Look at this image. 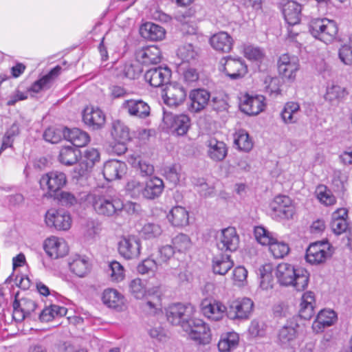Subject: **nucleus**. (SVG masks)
<instances>
[{
  "label": "nucleus",
  "instance_id": "obj_1",
  "mask_svg": "<svg viewBox=\"0 0 352 352\" xmlns=\"http://www.w3.org/2000/svg\"><path fill=\"white\" fill-rule=\"evenodd\" d=\"M276 276L278 283L284 286H292L297 291L304 290L308 285L309 274L302 268L296 269L292 264L282 263L277 265Z\"/></svg>",
  "mask_w": 352,
  "mask_h": 352
},
{
  "label": "nucleus",
  "instance_id": "obj_2",
  "mask_svg": "<svg viewBox=\"0 0 352 352\" xmlns=\"http://www.w3.org/2000/svg\"><path fill=\"white\" fill-rule=\"evenodd\" d=\"M90 198L92 207L98 215L116 218L123 211L124 202L118 197L94 195Z\"/></svg>",
  "mask_w": 352,
  "mask_h": 352
},
{
  "label": "nucleus",
  "instance_id": "obj_3",
  "mask_svg": "<svg viewBox=\"0 0 352 352\" xmlns=\"http://www.w3.org/2000/svg\"><path fill=\"white\" fill-rule=\"evenodd\" d=\"M309 32L315 38L329 44L336 39L338 26L333 20L327 18H317L309 22Z\"/></svg>",
  "mask_w": 352,
  "mask_h": 352
},
{
  "label": "nucleus",
  "instance_id": "obj_4",
  "mask_svg": "<svg viewBox=\"0 0 352 352\" xmlns=\"http://www.w3.org/2000/svg\"><path fill=\"white\" fill-rule=\"evenodd\" d=\"M67 177L65 173L52 171L43 175L39 184L42 190H45V197L53 198L65 186Z\"/></svg>",
  "mask_w": 352,
  "mask_h": 352
},
{
  "label": "nucleus",
  "instance_id": "obj_5",
  "mask_svg": "<svg viewBox=\"0 0 352 352\" xmlns=\"http://www.w3.org/2000/svg\"><path fill=\"white\" fill-rule=\"evenodd\" d=\"M163 123L164 126L170 132L182 136L188 131L191 125V120L186 114H174L172 112L164 110Z\"/></svg>",
  "mask_w": 352,
  "mask_h": 352
},
{
  "label": "nucleus",
  "instance_id": "obj_6",
  "mask_svg": "<svg viewBox=\"0 0 352 352\" xmlns=\"http://www.w3.org/2000/svg\"><path fill=\"white\" fill-rule=\"evenodd\" d=\"M195 311V307L190 303H176L168 307L166 317L172 324L179 325L184 329V325L188 323Z\"/></svg>",
  "mask_w": 352,
  "mask_h": 352
},
{
  "label": "nucleus",
  "instance_id": "obj_7",
  "mask_svg": "<svg viewBox=\"0 0 352 352\" xmlns=\"http://www.w3.org/2000/svg\"><path fill=\"white\" fill-rule=\"evenodd\" d=\"M184 331H186L190 339L198 342L199 344H208L211 340L210 329L202 320L190 318L188 323L184 325Z\"/></svg>",
  "mask_w": 352,
  "mask_h": 352
},
{
  "label": "nucleus",
  "instance_id": "obj_8",
  "mask_svg": "<svg viewBox=\"0 0 352 352\" xmlns=\"http://www.w3.org/2000/svg\"><path fill=\"white\" fill-rule=\"evenodd\" d=\"M332 251L327 241H317L311 243L306 251V260L314 265L323 263L331 257Z\"/></svg>",
  "mask_w": 352,
  "mask_h": 352
},
{
  "label": "nucleus",
  "instance_id": "obj_9",
  "mask_svg": "<svg viewBox=\"0 0 352 352\" xmlns=\"http://www.w3.org/2000/svg\"><path fill=\"white\" fill-rule=\"evenodd\" d=\"M223 71L231 80L242 78L248 73V66L242 58H232L230 56L221 60Z\"/></svg>",
  "mask_w": 352,
  "mask_h": 352
},
{
  "label": "nucleus",
  "instance_id": "obj_10",
  "mask_svg": "<svg viewBox=\"0 0 352 352\" xmlns=\"http://www.w3.org/2000/svg\"><path fill=\"white\" fill-rule=\"evenodd\" d=\"M118 252L126 260H132L139 257L141 251L140 240L134 235L123 236L118 242Z\"/></svg>",
  "mask_w": 352,
  "mask_h": 352
},
{
  "label": "nucleus",
  "instance_id": "obj_11",
  "mask_svg": "<svg viewBox=\"0 0 352 352\" xmlns=\"http://www.w3.org/2000/svg\"><path fill=\"white\" fill-rule=\"evenodd\" d=\"M299 61L296 56L283 54L277 62L278 74L283 78L294 80L299 69Z\"/></svg>",
  "mask_w": 352,
  "mask_h": 352
},
{
  "label": "nucleus",
  "instance_id": "obj_12",
  "mask_svg": "<svg viewBox=\"0 0 352 352\" xmlns=\"http://www.w3.org/2000/svg\"><path fill=\"white\" fill-rule=\"evenodd\" d=\"M254 303L248 298L232 301L227 308V316L231 320H246L249 318Z\"/></svg>",
  "mask_w": 352,
  "mask_h": 352
},
{
  "label": "nucleus",
  "instance_id": "obj_13",
  "mask_svg": "<svg viewBox=\"0 0 352 352\" xmlns=\"http://www.w3.org/2000/svg\"><path fill=\"white\" fill-rule=\"evenodd\" d=\"M270 206L274 216L280 219H292L296 213L295 206L288 196H276Z\"/></svg>",
  "mask_w": 352,
  "mask_h": 352
},
{
  "label": "nucleus",
  "instance_id": "obj_14",
  "mask_svg": "<svg viewBox=\"0 0 352 352\" xmlns=\"http://www.w3.org/2000/svg\"><path fill=\"white\" fill-rule=\"evenodd\" d=\"M45 223L58 230H67L72 225L70 214L64 210H49L45 214Z\"/></svg>",
  "mask_w": 352,
  "mask_h": 352
},
{
  "label": "nucleus",
  "instance_id": "obj_15",
  "mask_svg": "<svg viewBox=\"0 0 352 352\" xmlns=\"http://www.w3.org/2000/svg\"><path fill=\"white\" fill-rule=\"evenodd\" d=\"M239 245V236L233 227L223 229L217 236V248L225 252H234Z\"/></svg>",
  "mask_w": 352,
  "mask_h": 352
},
{
  "label": "nucleus",
  "instance_id": "obj_16",
  "mask_svg": "<svg viewBox=\"0 0 352 352\" xmlns=\"http://www.w3.org/2000/svg\"><path fill=\"white\" fill-rule=\"evenodd\" d=\"M172 72L168 67H157L147 70L144 78L151 86L160 87L167 85L170 80Z\"/></svg>",
  "mask_w": 352,
  "mask_h": 352
},
{
  "label": "nucleus",
  "instance_id": "obj_17",
  "mask_svg": "<svg viewBox=\"0 0 352 352\" xmlns=\"http://www.w3.org/2000/svg\"><path fill=\"white\" fill-rule=\"evenodd\" d=\"M207 156L213 162H222L227 156L228 147L223 142L210 137L205 143Z\"/></svg>",
  "mask_w": 352,
  "mask_h": 352
},
{
  "label": "nucleus",
  "instance_id": "obj_18",
  "mask_svg": "<svg viewBox=\"0 0 352 352\" xmlns=\"http://www.w3.org/2000/svg\"><path fill=\"white\" fill-rule=\"evenodd\" d=\"M162 95L164 102L169 107H177L186 100L187 92L186 89L179 84L169 85L164 90Z\"/></svg>",
  "mask_w": 352,
  "mask_h": 352
},
{
  "label": "nucleus",
  "instance_id": "obj_19",
  "mask_svg": "<svg viewBox=\"0 0 352 352\" xmlns=\"http://www.w3.org/2000/svg\"><path fill=\"white\" fill-rule=\"evenodd\" d=\"M17 295L12 303L13 318L15 320L21 321L26 317L31 315L36 309V302L29 298H22L20 300L16 298Z\"/></svg>",
  "mask_w": 352,
  "mask_h": 352
},
{
  "label": "nucleus",
  "instance_id": "obj_20",
  "mask_svg": "<svg viewBox=\"0 0 352 352\" xmlns=\"http://www.w3.org/2000/svg\"><path fill=\"white\" fill-rule=\"evenodd\" d=\"M136 60L142 65L157 64L161 61V50L156 45L144 47L135 52Z\"/></svg>",
  "mask_w": 352,
  "mask_h": 352
},
{
  "label": "nucleus",
  "instance_id": "obj_21",
  "mask_svg": "<svg viewBox=\"0 0 352 352\" xmlns=\"http://www.w3.org/2000/svg\"><path fill=\"white\" fill-rule=\"evenodd\" d=\"M123 110L126 111L131 116L146 118L150 115L151 108L149 105L142 100L130 99L124 100L122 104Z\"/></svg>",
  "mask_w": 352,
  "mask_h": 352
},
{
  "label": "nucleus",
  "instance_id": "obj_22",
  "mask_svg": "<svg viewBox=\"0 0 352 352\" xmlns=\"http://www.w3.org/2000/svg\"><path fill=\"white\" fill-rule=\"evenodd\" d=\"M44 249L47 254L54 259L63 257L68 252V247L65 241L56 236L49 237L45 241Z\"/></svg>",
  "mask_w": 352,
  "mask_h": 352
},
{
  "label": "nucleus",
  "instance_id": "obj_23",
  "mask_svg": "<svg viewBox=\"0 0 352 352\" xmlns=\"http://www.w3.org/2000/svg\"><path fill=\"white\" fill-rule=\"evenodd\" d=\"M84 123L94 130L101 129L105 123V115L99 109L87 107L82 113Z\"/></svg>",
  "mask_w": 352,
  "mask_h": 352
},
{
  "label": "nucleus",
  "instance_id": "obj_24",
  "mask_svg": "<svg viewBox=\"0 0 352 352\" xmlns=\"http://www.w3.org/2000/svg\"><path fill=\"white\" fill-rule=\"evenodd\" d=\"M126 165L124 162L111 160L104 163L102 174L107 181H113L121 179L126 173Z\"/></svg>",
  "mask_w": 352,
  "mask_h": 352
},
{
  "label": "nucleus",
  "instance_id": "obj_25",
  "mask_svg": "<svg viewBox=\"0 0 352 352\" xmlns=\"http://www.w3.org/2000/svg\"><path fill=\"white\" fill-rule=\"evenodd\" d=\"M111 134L120 146V152L124 153L126 151L125 144L131 140L129 127L120 120H115L112 122Z\"/></svg>",
  "mask_w": 352,
  "mask_h": 352
},
{
  "label": "nucleus",
  "instance_id": "obj_26",
  "mask_svg": "<svg viewBox=\"0 0 352 352\" xmlns=\"http://www.w3.org/2000/svg\"><path fill=\"white\" fill-rule=\"evenodd\" d=\"M301 11V5L295 1L287 0L283 3V14L289 25H295L300 22Z\"/></svg>",
  "mask_w": 352,
  "mask_h": 352
},
{
  "label": "nucleus",
  "instance_id": "obj_27",
  "mask_svg": "<svg viewBox=\"0 0 352 352\" xmlns=\"http://www.w3.org/2000/svg\"><path fill=\"white\" fill-rule=\"evenodd\" d=\"M203 314L208 319L218 321L221 320L227 312V308L220 302L214 300L212 302L204 300L201 303Z\"/></svg>",
  "mask_w": 352,
  "mask_h": 352
},
{
  "label": "nucleus",
  "instance_id": "obj_28",
  "mask_svg": "<svg viewBox=\"0 0 352 352\" xmlns=\"http://www.w3.org/2000/svg\"><path fill=\"white\" fill-rule=\"evenodd\" d=\"M263 96L250 97L247 96L241 102L240 109L249 116H256L263 111L265 107Z\"/></svg>",
  "mask_w": 352,
  "mask_h": 352
},
{
  "label": "nucleus",
  "instance_id": "obj_29",
  "mask_svg": "<svg viewBox=\"0 0 352 352\" xmlns=\"http://www.w3.org/2000/svg\"><path fill=\"white\" fill-rule=\"evenodd\" d=\"M336 319L337 315L334 311L331 309L321 310L313 322L312 328L316 333L322 332L325 327L333 324Z\"/></svg>",
  "mask_w": 352,
  "mask_h": 352
},
{
  "label": "nucleus",
  "instance_id": "obj_30",
  "mask_svg": "<svg viewBox=\"0 0 352 352\" xmlns=\"http://www.w3.org/2000/svg\"><path fill=\"white\" fill-rule=\"evenodd\" d=\"M210 95L205 89H195L190 93V110L193 112H199L203 110L208 103Z\"/></svg>",
  "mask_w": 352,
  "mask_h": 352
},
{
  "label": "nucleus",
  "instance_id": "obj_31",
  "mask_svg": "<svg viewBox=\"0 0 352 352\" xmlns=\"http://www.w3.org/2000/svg\"><path fill=\"white\" fill-rule=\"evenodd\" d=\"M140 33L145 39L157 41H161L165 37L166 31L159 25L147 22L141 25Z\"/></svg>",
  "mask_w": 352,
  "mask_h": 352
},
{
  "label": "nucleus",
  "instance_id": "obj_32",
  "mask_svg": "<svg viewBox=\"0 0 352 352\" xmlns=\"http://www.w3.org/2000/svg\"><path fill=\"white\" fill-rule=\"evenodd\" d=\"M64 138L77 148L86 146L90 141L89 134L78 128L70 129L65 127Z\"/></svg>",
  "mask_w": 352,
  "mask_h": 352
},
{
  "label": "nucleus",
  "instance_id": "obj_33",
  "mask_svg": "<svg viewBox=\"0 0 352 352\" xmlns=\"http://www.w3.org/2000/svg\"><path fill=\"white\" fill-rule=\"evenodd\" d=\"M210 43L215 50L228 53L232 48L233 39L227 32H220L210 38Z\"/></svg>",
  "mask_w": 352,
  "mask_h": 352
},
{
  "label": "nucleus",
  "instance_id": "obj_34",
  "mask_svg": "<svg viewBox=\"0 0 352 352\" xmlns=\"http://www.w3.org/2000/svg\"><path fill=\"white\" fill-rule=\"evenodd\" d=\"M314 294L310 291L304 293L300 305V317L305 320H310L314 316Z\"/></svg>",
  "mask_w": 352,
  "mask_h": 352
},
{
  "label": "nucleus",
  "instance_id": "obj_35",
  "mask_svg": "<svg viewBox=\"0 0 352 352\" xmlns=\"http://www.w3.org/2000/svg\"><path fill=\"white\" fill-rule=\"evenodd\" d=\"M80 157L81 152L78 148L72 146H67L60 148L58 161L63 165L70 166L75 164Z\"/></svg>",
  "mask_w": 352,
  "mask_h": 352
},
{
  "label": "nucleus",
  "instance_id": "obj_36",
  "mask_svg": "<svg viewBox=\"0 0 352 352\" xmlns=\"http://www.w3.org/2000/svg\"><path fill=\"white\" fill-rule=\"evenodd\" d=\"M164 188L162 179L153 177L144 184V199H154L160 196Z\"/></svg>",
  "mask_w": 352,
  "mask_h": 352
},
{
  "label": "nucleus",
  "instance_id": "obj_37",
  "mask_svg": "<svg viewBox=\"0 0 352 352\" xmlns=\"http://www.w3.org/2000/svg\"><path fill=\"white\" fill-rule=\"evenodd\" d=\"M233 265L234 263L228 254L217 256L212 258V268L215 274L225 275Z\"/></svg>",
  "mask_w": 352,
  "mask_h": 352
},
{
  "label": "nucleus",
  "instance_id": "obj_38",
  "mask_svg": "<svg viewBox=\"0 0 352 352\" xmlns=\"http://www.w3.org/2000/svg\"><path fill=\"white\" fill-rule=\"evenodd\" d=\"M167 217L172 225L175 227H183L188 223V212L182 206L173 208Z\"/></svg>",
  "mask_w": 352,
  "mask_h": 352
},
{
  "label": "nucleus",
  "instance_id": "obj_39",
  "mask_svg": "<svg viewBox=\"0 0 352 352\" xmlns=\"http://www.w3.org/2000/svg\"><path fill=\"white\" fill-rule=\"evenodd\" d=\"M297 324H286L278 333V342L283 347H288L295 340L297 336Z\"/></svg>",
  "mask_w": 352,
  "mask_h": 352
},
{
  "label": "nucleus",
  "instance_id": "obj_40",
  "mask_svg": "<svg viewBox=\"0 0 352 352\" xmlns=\"http://www.w3.org/2000/svg\"><path fill=\"white\" fill-rule=\"evenodd\" d=\"M70 270L79 277H83L90 270L89 258L86 256L76 255L72 261H69Z\"/></svg>",
  "mask_w": 352,
  "mask_h": 352
},
{
  "label": "nucleus",
  "instance_id": "obj_41",
  "mask_svg": "<svg viewBox=\"0 0 352 352\" xmlns=\"http://www.w3.org/2000/svg\"><path fill=\"white\" fill-rule=\"evenodd\" d=\"M100 160V153L94 148H88L84 151L83 160L80 165L85 167H80L78 170L80 175H83L85 172L91 169L96 162Z\"/></svg>",
  "mask_w": 352,
  "mask_h": 352
},
{
  "label": "nucleus",
  "instance_id": "obj_42",
  "mask_svg": "<svg viewBox=\"0 0 352 352\" xmlns=\"http://www.w3.org/2000/svg\"><path fill=\"white\" fill-rule=\"evenodd\" d=\"M299 111L300 105L298 103L294 102H287L280 112L282 120L287 124L296 123L298 120L297 115Z\"/></svg>",
  "mask_w": 352,
  "mask_h": 352
},
{
  "label": "nucleus",
  "instance_id": "obj_43",
  "mask_svg": "<svg viewBox=\"0 0 352 352\" xmlns=\"http://www.w3.org/2000/svg\"><path fill=\"white\" fill-rule=\"evenodd\" d=\"M102 300L108 307L117 309L123 304V296L116 289L108 288L103 292Z\"/></svg>",
  "mask_w": 352,
  "mask_h": 352
},
{
  "label": "nucleus",
  "instance_id": "obj_44",
  "mask_svg": "<svg viewBox=\"0 0 352 352\" xmlns=\"http://www.w3.org/2000/svg\"><path fill=\"white\" fill-rule=\"evenodd\" d=\"M239 335L235 332H228L221 337L218 343L220 352H230L236 348L239 344Z\"/></svg>",
  "mask_w": 352,
  "mask_h": 352
},
{
  "label": "nucleus",
  "instance_id": "obj_45",
  "mask_svg": "<svg viewBox=\"0 0 352 352\" xmlns=\"http://www.w3.org/2000/svg\"><path fill=\"white\" fill-rule=\"evenodd\" d=\"M234 144L237 148L244 152H249L253 147V142L245 130H239L234 134Z\"/></svg>",
  "mask_w": 352,
  "mask_h": 352
},
{
  "label": "nucleus",
  "instance_id": "obj_46",
  "mask_svg": "<svg viewBox=\"0 0 352 352\" xmlns=\"http://www.w3.org/2000/svg\"><path fill=\"white\" fill-rule=\"evenodd\" d=\"M142 72V69L138 63L126 62L120 67L119 74L123 78L129 79L138 78Z\"/></svg>",
  "mask_w": 352,
  "mask_h": 352
},
{
  "label": "nucleus",
  "instance_id": "obj_47",
  "mask_svg": "<svg viewBox=\"0 0 352 352\" xmlns=\"http://www.w3.org/2000/svg\"><path fill=\"white\" fill-rule=\"evenodd\" d=\"M177 72L182 76L183 81L187 85L195 82L199 78V74L196 69L190 67L186 63L179 64Z\"/></svg>",
  "mask_w": 352,
  "mask_h": 352
},
{
  "label": "nucleus",
  "instance_id": "obj_48",
  "mask_svg": "<svg viewBox=\"0 0 352 352\" xmlns=\"http://www.w3.org/2000/svg\"><path fill=\"white\" fill-rule=\"evenodd\" d=\"M316 193L320 202L327 206L334 205L336 203V197L326 186H318Z\"/></svg>",
  "mask_w": 352,
  "mask_h": 352
},
{
  "label": "nucleus",
  "instance_id": "obj_49",
  "mask_svg": "<svg viewBox=\"0 0 352 352\" xmlns=\"http://www.w3.org/2000/svg\"><path fill=\"white\" fill-rule=\"evenodd\" d=\"M63 206L71 207L80 203L82 198L76 197L74 194L67 191H60L53 197Z\"/></svg>",
  "mask_w": 352,
  "mask_h": 352
},
{
  "label": "nucleus",
  "instance_id": "obj_50",
  "mask_svg": "<svg viewBox=\"0 0 352 352\" xmlns=\"http://www.w3.org/2000/svg\"><path fill=\"white\" fill-rule=\"evenodd\" d=\"M346 94L344 88L337 85H331L327 86L326 93L324 94V99L330 102L339 101L342 99Z\"/></svg>",
  "mask_w": 352,
  "mask_h": 352
},
{
  "label": "nucleus",
  "instance_id": "obj_51",
  "mask_svg": "<svg viewBox=\"0 0 352 352\" xmlns=\"http://www.w3.org/2000/svg\"><path fill=\"white\" fill-rule=\"evenodd\" d=\"M177 56L182 60L181 63L188 64L191 60L195 59L197 54L191 44H184L180 46L177 52Z\"/></svg>",
  "mask_w": 352,
  "mask_h": 352
},
{
  "label": "nucleus",
  "instance_id": "obj_52",
  "mask_svg": "<svg viewBox=\"0 0 352 352\" xmlns=\"http://www.w3.org/2000/svg\"><path fill=\"white\" fill-rule=\"evenodd\" d=\"M254 236L256 241L263 245H270L276 239L274 233L270 232L262 226H256L254 228Z\"/></svg>",
  "mask_w": 352,
  "mask_h": 352
},
{
  "label": "nucleus",
  "instance_id": "obj_53",
  "mask_svg": "<svg viewBox=\"0 0 352 352\" xmlns=\"http://www.w3.org/2000/svg\"><path fill=\"white\" fill-rule=\"evenodd\" d=\"M269 249L276 258H282L289 252V245L283 241H278L276 238L270 244Z\"/></svg>",
  "mask_w": 352,
  "mask_h": 352
},
{
  "label": "nucleus",
  "instance_id": "obj_54",
  "mask_svg": "<svg viewBox=\"0 0 352 352\" xmlns=\"http://www.w3.org/2000/svg\"><path fill=\"white\" fill-rule=\"evenodd\" d=\"M163 171L165 178L173 186H176L179 182L182 177V168L179 166L174 164L167 166L164 168Z\"/></svg>",
  "mask_w": 352,
  "mask_h": 352
},
{
  "label": "nucleus",
  "instance_id": "obj_55",
  "mask_svg": "<svg viewBox=\"0 0 352 352\" xmlns=\"http://www.w3.org/2000/svg\"><path fill=\"white\" fill-rule=\"evenodd\" d=\"M132 166L140 170L142 177L151 176L154 173V166L146 160H142L140 157L133 159Z\"/></svg>",
  "mask_w": 352,
  "mask_h": 352
},
{
  "label": "nucleus",
  "instance_id": "obj_56",
  "mask_svg": "<svg viewBox=\"0 0 352 352\" xmlns=\"http://www.w3.org/2000/svg\"><path fill=\"white\" fill-rule=\"evenodd\" d=\"M126 190L133 198H144V184L137 180H131L126 184Z\"/></svg>",
  "mask_w": 352,
  "mask_h": 352
},
{
  "label": "nucleus",
  "instance_id": "obj_57",
  "mask_svg": "<svg viewBox=\"0 0 352 352\" xmlns=\"http://www.w3.org/2000/svg\"><path fill=\"white\" fill-rule=\"evenodd\" d=\"M173 246L179 252L188 250L191 246V241L188 235L179 234L172 239Z\"/></svg>",
  "mask_w": 352,
  "mask_h": 352
},
{
  "label": "nucleus",
  "instance_id": "obj_58",
  "mask_svg": "<svg viewBox=\"0 0 352 352\" xmlns=\"http://www.w3.org/2000/svg\"><path fill=\"white\" fill-rule=\"evenodd\" d=\"M65 128L58 129L55 127L47 128L43 133V138L45 141L52 144H57L64 138Z\"/></svg>",
  "mask_w": 352,
  "mask_h": 352
},
{
  "label": "nucleus",
  "instance_id": "obj_59",
  "mask_svg": "<svg viewBox=\"0 0 352 352\" xmlns=\"http://www.w3.org/2000/svg\"><path fill=\"white\" fill-rule=\"evenodd\" d=\"M244 56L248 60L261 62L265 58V52L263 49L253 45H248L243 50Z\"/></svg>",
  "mask_w": 352,
  "mask_h": 352
},
{
  "label": "nucleus",
  "instance_id": "obj_60",
  "mask_svg": "<svg viewBox=\"0 0 352 352\" xmlns=\"http://www.w3.org/2000/svg\"><path fill=\"white\" fill-rule=\"evenodd\" d=\"M129 289L131 294L138 299L144 298L146 289L144 282L140 278H135L130 282Z\"/></svg>",
  "mask_w": 352,
  "mask_h": 352
},
{
  "label": "nucleus",
  "instance_id": "obj_61",
  "mask_svg": "<svg viewBox=\"0 0 352 352\" xmlns=\"http://www.w3.org/2000/svg\"><path fill=\"white\" fill-rule=\"evenodd\" d=\"M113 280L119 282L124 278V270L122 265L118 261H113L109 264L107 271Z\"/></svg>",
  "mask_w": 352,
  "mask_h": 352
},
{
  "label": "nucleus",
  "instance_id": "obj_62",
  "mask_svg": "<svg viewBox=\"0 0 352 352\" xmlns=\"http://www.w3.org/2000/svg\"><path fill=\"white\" fill-rule=\"evenodd\" d=\"M162 232L161 227L158 224L148 223L142 228L141 234L146 239H151L159 236Z\"/></svg>",
  "mask_w": 352,
  "mask_h": 352
},
{
  "label": "nucleus",
  "instance_id": "obj_63",
  "mask_svg": "<svg viewBox=\"0 0 352 352\" xmlns=\"http://www.w3.org/2000/svg\"><path fill=\"white\" fill-rule=\"evenodd\" d=\"M157 270V264L156 261L151 258L143 260L137 266V271L140 274H154Z\"/></svg>",
  "mask_w": 352,
  "mask_h": 352
},
{
  "label": "nucleus",
  "instance_id": "obj_64",
  "mask_svg": "<svg viewBox=\"0 0 352 352\" xmlns=\"http://www.w3.org/2000/svg\"><path fill=\"white\" fill-rule=\"evenodd\" d=\"M338 57L344 65H352V38L349 43L342 45L339 49Z\"/></svg>",
  "mask_w": 352,
  "mask_h": 352
}]
</instances>
